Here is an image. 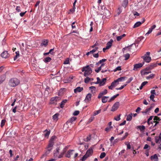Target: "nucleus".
<instances>
[{
  "instance_id": "1",
  "label": "nucleus",
  "mask_w": 161,
  "mask_h": 161,
  "mask_svg": "<svg viewBox=\"0 0 161 161\" xmlns=\"http://www.w3.org/2000/svg\"><path fill=\"white\" fill-rule=\"evenodd\" d=\"M82 71L84 72V75L85 77L89 76L92 73V69L88 65L83 67L82 69Z\"/></svg>"
},
{
  "instance_id": "2",
  "label": "nucleus",
  "mask_w": 161,
  "mask_h": 161,
  "mask_svg": "<svg viewBox=\"0 0 161 161\" xmlns=\"http://www.w3.org/2000/svg\"><path fill=\"white\" fill-rule=\"evenodd\" d=\"M20 83L19 80L16 78L11 79L8 82L9 85L11 87H15L18 85Z\"/></svg>"
},
{
  "instance_id": "3",
  "label": "nucleus",
  "mask_w": 161,
  "mask_h": 161,
  "mask_svg": "<svg viewBox=\"0 0 161 161\" xmlns=\"http://www.w3.org/2000/svg\"><path fill=\"white\" fill-rule=\"evenodd\" d=\"M150 54V52H147L145 55L142 56V58L147 63H149L151 60V58L149 56Z\"/></svg>"
},
{
  "instance_id": "4",
  "label": "nucleus",
  "mask_w": 161,
  "mask_h": 161,
  "mask_svg": "<svg viewBox=\"0 0 161 161\" xmlns=\"http://www.w3.org/2000/svg\"><path fill=\"white\" fill-rule=\"evenodd\" d=\"M144 64V62H143V64L139 63L137 64H134L133 70L135 71L137 70L138 69L140 68Z\"/></svg>"
},
{
  "instance_id": "5",
  "label": "nucleus",
  "mask_w": 161,
  "mask_h": 161,
  "mask_svg": "<svg viewBox=\"0 0 161 161\" xmlns=\"http://www.w3.org/2000/svg\"><path fill=\"white\" fill-rule=\"evenodd\" d=\"M119 106V103L116 102L113 106L111 111H114L117 110Z\"/></svg>"
},
{
  "instance_id": "6",
  "label": "nucleus",
  "mask_w": 161,
  "mask_h": 161,
  "mask_svg": "<svg viewBox=\"0 0 161 161\" xmlns=\"http://www.w3.org/2000/svg\"><path fill=\"white\" fill-rule=\"evenodd\" d=\"M118 84V83L117 82L116 80H115L111 84V85L110 86H108V88L111 90H112L114 87H115Z\"/></svg>"
},
{
  "instance_id": "7",
  "label": "nucleus",
  "mask_w": 161,
  "mask_h": 161,
  "mask_svg": "<svg viewBox=\"0 0 161 161\" xmlns=\"http://www.w3.org/2000/svg\"><path fill=\"white\" fill-rule=\"evenodd\" d=\"M1 56L3 58H6L9 57V54L7 51H5L1 53Z\"/></svg>"
},
{
  "instance_id": "8",
  "label": "nucleus",
  "mask_w": 161,
  "mask_h": 161,
  "mask_svg": "<svg viewBox=\"0 0 161 161\" xmlns=\"http://www.w3.org/2000/svg\"><path fill=\"white\" fill-rule=\"evenodd\" d=\"M151 72L150 70H147L146 69V68L141 71V75H145L148 74L149 73H151Z\"/></svg>"
},
{
  "instance_id": "9",
  "label": "nucleus",
  "mask_w": 161,
  "mask_h": 161,
  "mask_svg": "<svg viewBox=\"0 0 161 161\" xmlns=\"http://www.w3.org/2000/svg\"><path fill=\"white\" fill-rule=\"evenodd\" d=\"M92 97V94L91 93H88L86 96L85 101L86 103L89 102L91 99Z\"/></svg>"
},
{
  "instance_id": "10",
  "label": "nucleus",
  "mask_w": 161,
  "mask_h": 161,
  "mask_svg": "<svg viewBox=\"0 0 161 161\" xmlns=\"http://www.w3.org/2000/svg\"><path fill=\"white\" fill-rule=\"evenodd\" d=\"M142 22L140 21H138L136 22L134 25L133 28H135L137 27L140 26L145 21V19L144 18L142 19Z\"/></svg>"
},
{
  "instance_id": "11",
  "label": "nucleus",
  "mask_w": 161,
  "mask_h": 161,
  "mask_svg": "<svg viewBox=\"0 0 161 161\" xmlns=\"http://www.w3.org/2000/svg\"><path fill=\"white\" fill-rule=\"evenodd\" d=\"M74 151V150H69L65 153V157L68 158H70L71 155L73 154L72 152Z\"/></svg>"
},
{
  "instance_id": "12",
  "label": "nucleus",
  "mask_w": 161,
  "mask_h": 161,
  "mask_svg": "<svg viewBox=\"0 0 161 161\" xmlns=\"http://www.w3.org/2000/svg\"><path fill=\"white\" fill-rule=\"evenodd\" d=\"M150 159L152 161H158V158L156 154H155L151 156Z\"/></svg>"
},
{
  "instance_id": "13",
  "label": "nucleus",
  "mask_w": 161,
  "mask_h": 161,
  "mask_svg": "<svg viewBox=\"0 0 161 161\" xmlns=\"http://www.w3.org/2000/svg\"><path fill=\"white\" fill-rule=\"evenodd\" d=\"M156 66V64L154 63L151 64L150 65L146 68V69L147 70H151L153 68Z\"/></svg>"
},
{
  "instance_id": "14",
  "label": "nucleus",
  "mask_w": 161,
  "mask_h": 161,
  "mask_svg": "<svg viewBox=\"0 0 161 161\" xmlns=\"http://www.w3.org/2000/svg\"><path fill=\"white\" fill-rule=\"evenodd\" d=\"M93 153V150L92 149V148H89L87 150L86 154V155H88L89 157L92 155Z\"/></svg>"
},
{
  "instance_id": "15",
  "label": "nucleus",
  "mask_w": 161,
  "mask_h": 161,
  "mask_svg": "<svg viewBox=\"0 0 161 161\" xmlns=\"http://www.w3.org/2000/svg\"><path fill=\"white\" fill-rule=\"evenodd\" d=\"M49 41L48 40H43L41 43V46H44L45 47L47 46L48 43Z\"/></svg>"
},
{
  "instance_id": "16",
  "label": "nucleus",
  "mask_w": 161,
  "mask_h": 161,
  "mask_svg": "<svg viewBox=\"0 0 161 161\" xmlns=\"http://www.w3.org/2000/svg\"><path fill=\"white\" fill-rule=\"evenodd\" d=\"M83 90V88L80 87H78L74 89V92L77 93L78 92H80Z\"/></svg>"
},
{
  "instance_id": "17",
  "label": "nucleus",
  "mask_w": 161,
  "mask_h": 161,
  "mask_svg": "<svg viewBox=\"0 0 161 161\" xmlns=\"http://www.w3.org/2000/svg\"><path fill=\"white\" fill-rule=\"evenodd\" d=\"M113 42V40L111 39L110 41L108 42L107 44L106 48H110L112 45V42Z\"/></svg>"
},
{
  "instance_id": "18",
  "label": "nucleus",
  "mask_w": 161,
  "mask_h": 161,
  "mask_svg": "<svg viewBox=\"0 0 161 161\" xmlns=\"http://www.w3.org/2000/svg\"><path fill=\"white\" fill-rule=\"evenodd\" d=\"M155 142L157 143H159L161 142V136H156L155 137Z\"/></svg>"
},
{
  "instance_id": "19",
  "label": "nucleus",
  "mask_w": 161,
  "mask_h": 161,
  "mask_svg": "<svg viewBox=\"0 0 161 161\" xmlns=\"http://www.w3.org/2000/svg\"><path fill=\"white\" fill-rule=\"evenodd\" d=\"M104 65V63L102 64L100 66L95 69V71L97 73H98L101 70L102 67Z\"/></svg>"
},
{
  "instance_id": "20",
  "label": "nucleus",
  "mask_w": 161,
  "mask_h": 161,
  "mask_svg": "<svg viewBox=\"0 0 161 161\" xmlns=\"http://www.w3.org/2000/svg\"><path fill=\"white\" fill-rule=\"evenodd\" d=\"M128 0H124L122 3V6L125 8L128 5Z\"/></svg>"
},
{
  "instance_id": "21",
  "label": "nucleus",
  "mask_w": 161,
  "mask_h": 161,
  "mask_svg": "<svg viewBox=\"0 0 161 161\" xmlns=\"http://www.w3.org/2000/svg\"><path fill=\"white\" fill-rule=\"evenodd\" d=\"M67 101V100L65 99L64 100L62 101L61 102L60 105V107L61 108H63L64 105H65V103H66Z\"/></svg>"
},
{
  "instance_id": "22",
  "label": "nucleus",
  "mask_w": 161,
  "mask_h": 161,
  "mask_svg": "<svg viewBox=\"0 0 161 161\" xmlns=\"http://www.w3.org/2000/svg\"><path fill=\"white\" fill-rule=\"evenodd\" d=\"M52 60V58L49 57H47L45 58L44 59V61L45 63H48L50 62Z\"/></svg>"
},
{
  "instance_id": "23",
  "label": "nucleus",
  "mask_w": 161,
  "mask_h": 161,
  "mask_svg": "<svg viewBox=\"0 0 161 161\" xmlns=\"http://www.w3.org/2000/svg\"><path fill=\"white\" fill-rule=\"evenodd\" d=\"M54 144V143L52 142L49 141V142L47 148L51 149L52 150Z\"/></svg>"
},
{
  "instance_id": "24",
  "label": "nucleus",
  "mask_w": 161,
  "mask_h": 161,
  "mask_svg": "<svg viewBox=\"0 0 161 161\" xmlns=\"http://www.w3.org/2000/svg\"><path fill=\"white\" fill-rule=\"evenodd\" d=\"M132 114L131 113L129 114L128 115L126 118V120L127 121H130L132 118Z\"/></svg>"
},
{
  "instance_id": "25",
  "label": "nucleus",
  "mask_w": 161,
  "mask_h": 161,
  "mask_svg": "<svg viewBox=\"0 0 161 161\" xmlns=\"http://www.w3.org/2000/svg\"><path fill=\"white\" fill-rule=\"evenodd\" d=\"M5 76L4 75L0 76V84L2 83L5 80Z\"/></svg>"
},
{
  "instance_id": "26",
  "label": "nucleus",
  "mask_w": 161,
  "mask_h": 161,
  "mask_svg": "<svg viewBox=\"0 0 161 161\" xmlns=\"http://www.w3.org/2000/svg\"><path fill=\"white\" fill-rule=\"evenodd\" d=\"M106 81V79L105 78H104L102 79V80H101L100 82V86H102L105 83V82Z\"/></svg>"
},
{
  "instance_id": "27",
  "label": "nucleus",
  "mask_w": 161,
  "mask_h": 161,
  "mask_svg": "<svg viewBox=\"0 0 161 161\" xmlns=\"http://www.w3.org/2000/svg\"><path fill=\"white\" fill-rule=\"evenodd\" d=\"M59 114L58 113H56L53 116V119L54 120H57L58 119V116Z\"/></svg>"
},
{
  "instance_id": "28",
  "label": "nucleus",
  "mask_w": 161,
  "mask_h": 161,
  "mask_svg": "<svg viewBox=\"0 0 161 161\" xmlns=\"http://www.w3.org/2000/svg\"><path fill=\"white\" fill-rule=\"evenodd\" d=\"M59 97H53L51 99V103L53 104V101H55V102H56L57 101V100L59 99Z\"/></svg>"
},
{
  "instance_id": "29",
  "label": "nucleus",
  "mask_w": 161,
  "mask_h": 161,
  "mask_svg": "<svg viewBox=\"0 0 161 161\" xmlns=\"http://www.w3.org/2000/svg\"><path fill=\"white\" fill-rule=\"evenodd\" d=\"M109 98L108 97L104 96L102 98V102L105 103H106L107 101V98Z\"/></svg>"
},
{
  "instance_id": "30",
  "label": "nucleus",
  "mask_w": 161,
  "mask_h": 161,
  "mask_svg": "<svg viewBox=\"0 0 161 161\" xmlns=\"http://www.w3.org/2000/svg\"><path fill=\"white\" fill-rule=\"evenodd\" d=\"M119 94H118L115 95H114L112 97L110 100L108 101V102H110L114 100L116 97L119 96Z\"/></svg>"
},
{
  "instance_id": "31",
  "label": "nucleus",
  "mask_w": 161,
  "mask_h": 161,
  "mask_svg": "<svg viewBox=\"0 0 161 161\" xmlns=\"http://www.w3.org/2000/svg\"><path fill=\"white\" fill-rule=\"evenodd\" d=\"M110 14L108 10L107 9L104 10V12L103 13V14L104 15L108 16Z\"/></svg>"
},
{
  "instance_id": "32",
  "label": "nucleus",
  "mask_w": 161,
  "mask_h": 161,
  "mask_svg": "<svg viewBox=\"0 0 161 161\" xmlns=\"http://www.w3.org/2000/svg\"><path fill=\"white\" fill-rule=\"evenodd\" d=\"M44 132L45 133L44 136L45 137H48L50 133V131H48L47 130H45Z\"/></svg>"
},
{
  "instance_id": "33",
  "label": "nucleus",
  "mask_w": 161,
  "mask_h": 161,
  "mask_svg": "<svg viewBox=\"0 0 161 161\" xmlns=\"http://www.w3.org/2000/svg\"><path fill=\"white\" fill-rule=\"evenodd\" d=\"M56 138V136H53L51 137L50 140H49V141L50 142H52L54 143V141L55 140Z\"/></svg>"
},
{
  "instance_id": "34",
  "label": "nucleus",
  "mask_w": 161,
  "mask_h": 161,
  "mask_svg": "<svg viewBox=\"0 0 161 161\" xmlns=\"http://www.w3.org/2000/svg\"><path fill=\"white\" fill-rule=\"evenodd\" d=\"M89 89L91 90V91L92 93H94L96 88L95 86H92L89 87Z\"/></svg>"
},
{
  "instance_id": "35",
  "label": "nucleus",
  "mask_w": 161,
  "mask_h": 161,
  "mask_svg": "<svg viewBox=\"0 0 161 161\" xmlns=\"http://www.w3.org/2000/svg\"><path fill=\"white\" fill-rule=\"evenodd\" d=\"M76 119V118L75 117H73L71 118L69 120L67 121V123L69 122L70 123H72L74 121H75Z\"/></svg>"
},
{
  "instance_id": "36",
  "label": "nucleus",
  "mask_w": 161,
  "mask_h": 161,
  "mask_svg": "<svg viewBox=\"0 0 161 161\" xmlns=\"http://www.w3.org/2000/svg\"><path fill=\"white\" fill-rule=\"evenodd\" d=\"M155 76V75L154 74H151L149 76H147L146 77V79H153V78Z\"/></svg>"
},
{
  "instance_id": "37",
  "label": "nucleus",
  "mask_w": 161,
  "mask_h": 161,
  "mask_svg": "<svg viewBox=\"0 0 161 161\" xmlns=\"http://www.w3.org/2000/svg\"><path fill=\"white\" fill-rule=\"evenodd\" d=\"M125 77H121L119 78H118L117 80H116V81L118 83L119 81H121L123 80H124L125 78Z\"/></svg>"
},
{
  "instance_id": "38",
  "label": "nucleus",
  "mask_w": 161,
  "mask_h": 161,
  "mask_svg": "<svg viewBox=\"0 0 161 161\" xmlns=\"http://www.w3.org/2000/svg\"><path fill=\"white\" fill-rule=\"evenodd\" d=\"M90 81V78L87 76L84 79V82L86 83H88Z\"/></svg>"
},
{
  "instance_id": "39",
  "label": "nucleus",
  "mask_w": 161,
  "mask_h": 161,
  "mask_svg": "<svg viewBox=\"0 0 161 161\" xmlns=\"http://www.w3.org/2000/svg\"><path fill=\"white\" fill-rule=\"evenodd\" d=\"M101 111V109H99L98 110L95 111L94 112V116H95L98 114H99Z\"/></svg>"
},
{
  "instance_id": "40",
  "label": "nucleus",
  "mask_w": 161,
  "mask_h": 161,
  "mask_svg": "<svg viewBox=\"0 0 161 161\" xmlns=\"http://www.w3.org/2000/svg\"><path fill=\"white\" fill-rule=\"evenodd\" d=\"M73 78V76H69V78H68L67 79V82H70L72 80Z\"/></svg>"
},
{
  "instance_id": "41",
  "label": "nucleus",
  "mask_w": 161,
  "mask_h": 161,
  "mask_svg": "<svg viewBox=\"0 0 161 161\" xmlns=\"http://www.w3.org/2000/svg\"><path fill=\"white\" fill-rule=\"evenodd\" d=\"M6 122V120L5 119H3L1 121V127H3V126L5 125V123Z\"/></svg>"
},
{
  "instance_id": "42",
  "label": "nucleus",
  "mask_w": 161,
  "mask_h": 161,
  "mask_svg": "<svg viewBox=\"0 0 161 161\" xmlns=\"http://www.w3.org/2000/svg\"><path fill=\"white\" fill-rule=\"evenodd\" d=\"M138 128H139L141 131L145 129V126L144 125L139 126H138Z\"/></svg>"
},
{
  "instance_id": "43",
  "label": "nucleus",
  "mask_w": 161,
  "mask_h": 161,
  "mask_svg": "<svg viewBox=\"0 0 161 161\" xmlns=\"http://www.w3.org/2000/svg\"><path fill=\"white\" fill-rule=\"evenodd\" d=\"M89 157L88 155H86V154H85L82 157V158L81 159L82 161H85L86 158Z\"/></svg>"
},
{
  "instance_id": "44",
  "label": "nucleus",
  "mask_w": 161,
  "mask_h": 161,
  "mask_svg": "<svg viewBox=\"0 0 161 161\" xmlns=\"http://www.w3.org/2000/svg\"><path fill=\"white\" fill-rule=\"evenodd\" d=\"M106 156V153L104 152H103L101 153L100 155V158H104Z\"/></svg>"
},
{
  "instance_id": "45",
  "label": "nucleus",
  "mask_w": 161,
  "mask_h": 161,
  "mask_svg": "<svg viewBox=\"0 0 161 161\" xmlns=\"http://www.w3.org/2000/svg\"><path fill=\"white\" fill-rule=\"evenodd\" d=\"M124 56L125 58V60H127V59H128L129 58L130 56V55L129 53H127V54L124 55Z\"/></svg>"
},
{
  "instance_id": "46",
  "label": "nucleus",
  "mask_w": 161,
  "mask_h": 161,
  "mask_svg": "<svg viewBox=\"0 0 161 161\" xmlns=\"http://www.w3.org/2000/svg\"><path fill=\"white\" fill-rule=\"evenodd\" d=\"M51 150V148L49 149L47 148V149L45 152V154L46 155H47L50 153Z\"/></svg>"
},
{
  "instance_id": "47",
  "label": "nucleus",
  "mask_w": 161,
  "mask_h": 161,
  "mask_svg": "<svg viewBox=\"0 0 161 161\" xmlns=\"http://www.w3.org/2000/svg\"><path fill=\"white\" fill-rule=\"evenodd\" d=\"M59 148L57 147L56 149V152L54 154V155H56V156H58L57 153H59Z\"/></svg>"
},
{
  "instance_id": "48",
  "label": "nucleus",
  "mask_w": 161,
  "mask_h": 161,
  "mask_svg": "<svg viewBox=\"0 0 161 161\" xmlns=\"http://www.w3.org/2000/svg\"><path fill=\"white\" fill-rule=\"evenodd\" d=\"M69 64V58H67L64 62V64Z\"/></svg>"
},
{
  "instance_id": "49",
  "label": "nucleus",
  "mask_w": 161,
  "mask_h": 161,
  "mask_svg": "<svg viewBox=\"0 0 161 161\" xmlns=\"http://www.w3.org/2000/svg\"><path fill=\"white\" fill-rule=\"evenodd\" d=\"M98 49V47H95L94 49H93L91 51H90V53H93L94 52H96V51Z\"/></svg>"
},
{
  "instance_id": "50",
  "label": "nucleus",
  "mask_w": 161,
  "mask_h": 161,
  "mask_svg": "<svg viewBox=\"0 0 161 161\" xmlns=\"http://www.w3.org/2000/svg\"><path fill=\"white\" fill-rule=\"evenodd\" d=\"M126 85V84L122 86H121L120 87L116 88V89L117 90H121L123 89L125 87Z\"/></svg>"
},
{
  "instance_id": "51",
  "label": "nucleus",
  "mask_w": 161,
  "mask_h": 161,
  "mask_svg": "<svg viewBox=\"0 0 161 161\" xmlns=\"http://www.w3.org/2000/svg\"><path fill=\"white\" fill-rule=\"evenodd\" d=\"M128 135V133L127 132H126L125 134V135L123 137H122L121 139V140H122L125 139L126 137Z\"/></svg>"
},
{
  "instance_id": "52",
  "label": "nucleus",
  "mask_w": 161,
  "mask_h": 161,
  "mask_svg": "<svg viewBox=\"0 0 161 161\" xmlns=\"http://www.w3.org/2000/svg\"><path fill=\"white\" fill-rule=\"evenodd\" d=\"M121 70V66H119L117 67L116 68L114 69V72H115V71H117Z\"/></svg>"
},
{
  "instance_id": "53",
  "label": "nucleus",
  "mask_w": 161,
  "mask_h": 161,
  "mask_svg": "<svg viewBox=\"0 0 161 161\" xmlns=\"http://www.w3.org/2000/svg\"><path fill=\"white\" fill-rule=\"evenodd\" d=\"M153 116H152L148 118L147 120V122L148 124L149 125L150 124V121L152 120Z\"/></svg>"
},
{
  "instance_id": "54",
  "label": "nucleus",
  "mask_w": 161,
  "mask_h": 161,
  "mask_svg": "<svg viewBox=\"0 0 161 161\" xmlns=\"http://www.w3.org/2000/svg\"><path fill=\"white\" fill-rule=\"evenodd\" d=\"M106 60V59H102L101 60H100L98 63H96V64L97 65L99 64H101L102 63V62H105Z\"/></svg>"
},
{
  "instance_id": "55",
  "label": "nucleus",
  "mask_w": 161,
  "mask_h": 161,
  "mask_svg": "<svg viewBox=\"0 0 161 161\" xmlns=\"http://www.w3.org/2000/svg\"><path fill=\"white\" fill-rule=\"evenodd\" d=\"M120 114H119V116H118L117 117H115L114 118V119L116 121L119 120L120 119Z\"/></svg>"
},
{
  "instance_id": "56",
  "label": "nucleus",
  "mask_w": 161,
  "mask_h": 161,
  "mask_svg": "<svg viewBox=\"0 0 161 161\" xmlns=\"http://www.w3.org/2000/svg\"><path fill=\"white\" fill-rule=\"evenodd\" d=\"M152 31L153 30H152V29H151V28H150L148 32L146 34L145 36H147L148 35L152 32Z\"/></svg>"
},
{
  "instance_id": "57",
  "label": "nucleus",
  "mask_w": 161,
  "mask_h": 161,
  "mask_svg": "<svg viewBox=\"0 0 161 161\" xmlns=\"http://www.w3.org/2000/svg\"><path fill=\"white\" fill-rule=\"evenodd\" d=\"M75 23H76L75 22H73L71 25V27L72 29H75L76 28V26L75 25Z\"/></svg>"
},
{
  "instance_id": "58",
  "label": "nucleus",
  "mask_w": 161,
  "mask_h": 161,
  "mask_svg": "<svg viewBox=\"0 0 161 161\" xmlns=\"http://www.w3.org/2000/svg\"><path fill=\"white\" fill-rule=\"evenodd\" d=\"M133 80V78L132 77H131L130 78L128 79V80L126 82V83H130L132 80Z\"/></svg>"
},
{
  "instance_id": "59",
  "label": "nucleus",
  "mask_w": 161,
  "mask_h": 161,
  "mask_svg": "<svg viewBox=\"0 0 161 161\" xmlns=\"http://www.w3.org/2000/svg\"><path fill=\"white\" fill-rule=\"evenodd\" d=\"M79 113V111H75L73 113V115L75 116L77 115Z\"/></svg>"
},
{
  "instance_id": "60",
  "label": "nucleus",
  "mask_w": 161,
  "mask_h": 161,
  "mask_svg": "<svg viewBox=\"0 0 161 161\" xmlns=\"http://www.w3.org/2000/svg\"><path fill=\"white\" fill-rule=\"evenodd\" d=\"M68 148L67 147V146L65 147L63 149V150L62 152L63 153H66V151L68 149Z\"/></svg>"
},
{
  "instance_id": "61",
  "label": "nucleus",
  "mask_w": 161,
  "mask_h": 161,
  "mask_svg": "<svg viewBox=\"0 0 161 161\" xmlns=\"http://www.w3.org/2000/svg\"><path fill=\"white\" fill-rule=\"evenodd\" d=\"M97 82L95 83L96 84H100V82H101V80L99 77H97Z\"/></svg>"
},
{
  "instance_id": "62",
  "label": "nucleus",
  "mask_w": 161,
  "mask_h": 161,
  "mask_svg": "<svg viewBox=\"0 0 161 161\" xmlns=\"http://www.w3.org/2000/svg\"><path fill=\"white\" fill-rule=\"evenodd\" d=\"M64 153H63V152H62L60 155H59V156H58V158H62V157H63L64 155Z\"/></svg>"
},
{
  "instance_id": "63",
  "label": "nucleus",
  "mask_w": 161,
  "mask_h": 161,
  "mask_svg": "<svg viewBox=\"0 0 161 161\" xmlns=\"http://www.w3.org/2000/svg\"><path fill=\"white\" fill-rule=\"evenodd\" d=\"M122 38L121 36L117 37V40L118 41H119Z\"/></svg>"
},
{
  "instance_id": "64",
  "label": "nucleus",
  "mask_w": 161,
  "mask_h": 161,
  "mask_svg": "<svg viewBox=\"0 0 161 161\" xmlns=\"http://www.w3.org/2000/svg\"><path fill=\"white\" fill-rule=\"evenodd\" d=\"M151 94L156 95V93L155 92V90H152L151 91Z\"/></svg>"
}]
</instances>
